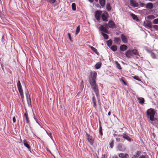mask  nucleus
Instances as JSON below:
<instances>
[{
    "label": "nucleus",
    "mask_w": 158,
    "mask_h": 158,
    "mask_svg": "<svg viewBox=\"0 0 158 158\" xmlns=\"http://www.w3.org/2000/svg\"><path fill=\"white\" fill-rule=\"evenodd\" d=\"M97 73L95 72H92L89 77V82L91 88L97 96L99 94L98 85L96 83V79Z\"/></svg>",
    "instance_id": "f257e3e1"
},
{
    "label": "nucleus",
    "mask_w": 158,
    "mask_h": 158,
    "mask_svg": "<svg viewBox=\"0 0 158 158\" xmlns=\"http://www.w3.org/2000/svg\"><path fill=\"white\" fill-rule=\"evenodd\" d=\"M156 113V111L152 108H150L146 112L147 118L151 121H155V115Z\"/></svg>",
    "instance_id": "f03ea898"
},
{
    "label": "nucleus",
    "mask_w": 158,
    "mask_h": 158,
    "mask_svg": "<svg viewBox=\"0 0 158 158\" xmlns=\"http://www.w3.org/2000/svg\"><path fill=\"white\" fill-rule=\"evenodd\" d=\"M17 86L19 92L21 95V98L22 99H23L24 98L23 93L20 82L19 80L17 82Z\"/></svg>",
    "instance_id": "7ed1b4c3"
},
{
    "label": "nucleus",
    "mask_w": 158,
    "mask_h": 158,
    "mask_svg": "<svg viewBox=\"0 0 158 158\" xmlns=\"http://www.w3.org/2000/svg\"><path fill=\"white\" fill-rule=\"evenodd\" d=\"M102 11L100 10H97L95 12V16L98 21H99L101 19V15Z\"/></svg>",
    "instance_id": "20e7f679"
},
{
    "label": "nucleus",
    "mask_w": 158,
    "mask_h": 158,
    "mask_svg": "<svg viewBox=\"0 0 158 158\" xmlns=\"http://www.w3.org/2000/svg\"><path fill=\"white\" fill-rule=\"evenodd\" d=\"M86 137L89 143L91 145H93L94 143V140L92 139L91 136L86 134Z\"/></svg>",
    "instance_id": "39448f33"
},
{
    "label": "nucleus",
    "mask_w": 158,
    "mask_h": 158,
    "mask_svg": "<svg viewBox=\"0 0 158 158\" xmlns=\"http://www.w3.org/2000/svg\"><path fill=\"white\" fill-rule=\"evenodd\" d=\"M109 27L111 28H116V25L114 22L112 20H110L109 22Z\"/></svg>",
    "instance_id": "423d86ee"
},
{
    "label": "nucleus",
    "mask_w": 158,
    "mask_h": 158,
    "mask_svg": "<svg viewBox=\"0 0 158 158\" xmlns=\"http://www.w3.org/2000/svg\"><path fill=\"white\" fill-rule=\"evenodd\" d=\"M130 4L131 6L134 7L138 6V3L135 0H130Z\"/></svg>",
    "instance_id": "0eeeda50"
},
{
    "label": "nucleus",
    "mask_w": 158,
    "mask_h": 158,
    "mask_svg": "<svg viewBox=\"0 0 158 158\" xmlns=\"http://www.w3.org/2000/svg\"><path fill=\"white\" fill-rule=\"evenodd\" d=\"M23 144L24 146L26 147L28 150L31 149V147L28 144V142L26 140L24 139L23 141Z\"/></svg>",
    "instance_id": "6e6552de"
},
{
    "label": "nucleus",
    "mask_w": 158,
    "mask_h": 158,
    "mask_svg": "<svg viewBox=\"0 0 158 158\" xmlns=\"http://www.w3.org/2000/svg\"><path fill=\"white\" fill-rule=\"evenodd\" d=\"M125 54L127 57L131 58L132 56L131 51L130 50H127L125 53Z\"/></svg>",
    "instance_id": "1a4fd4ad"
},
{
    "label": "nucleus",
    "mask_w": 158,
    "mask_h": 158,
    "mask_svg": "<svg viewBox=\"0 0 158 158\" xmlns=\"http://www.w3.org/2000/svg\"><path fill=\"white\" fill-rule=\"evenodd\" d=\"M121 38L123 42L125 43H127V38L126 36L123 34H122Z\"/></svg>",
    "instance_id": "9d476101"
},
{
    "label": "nucleus",
    "mask_w": 158,
    "mask_h": 158,
    "mask_svg": "<svg viewBox=\"0 0 158 158\" xmlns=\"http://www.w3.org/2000/svg\"><path fill=\"white\" fill-rule=\"evenodd\" d=\"M119 156L121 158H127L129 157V155L127 153H120Z\"/></svg>",
    "instance_id": "9b49d317"
},
{
    "label": "nucleus",
    "mask_w": 158,
    "mask_h": 158,
    "mask_svg": "<svg viewBox=\"0 0 158 158\" xmlns=\"http://www.w3.org/2000/svg\"><path fill=\"white\" fill-rule=\"evenodd\" d=\"M100 30L106 33H108V31L107 28L105 27L104 26H101L100 27Z\"/></svg>",
    "instance_id": "f8f14e48"
},
{
    "label": "nucleus",
    "mask_w": 158,
    "mask_h": 158,
    "mask_svg": "<svg viewBox=\"0 0 158 158\" xmlns=\"http://www.w3.org/2000/svg\"><path fill=\"white\" fill-rule=\"evenodd\" d=\"M114 41L115 44H119L121 42V40L120 38L118 37H114Z\"/></svg>",
    "instance_id": "ddd939ff"
},
{
    "label": "nucleus",
    "mask_w": 158,
    "mask_h": 158,
    "mask_svg": "<svg viewBox=\"0 0 158 158\" xmlns=\"http://www.w3.org/2000/svg\"><path fill=\"white\" fill-rule=\"evenodd\" d=\"M93 95L94 96L92 98V101L94 107L96 109L97 108L96 101L95 97L94 94Z\"/></svg>",
    "instance_id": "4468645a"
},
{
    "label": "nucleus",
    "mask_w": 158,
    "mask_h": 158,
    "mask_svg": "<svg viewBox=\"0 0 158 158\" xmlns=\"http://www.w3.org/2000/svg\"><path fill=\"white\" fill-rule=\"evenodd\" d=\"M127 49V46L125 45H121L120 47V50L122 51H124Z\"/></svg>",
    "instance_id": "2eb2a0df"
},
{
    "label": "nucleus",
    "mask_w": 158,
    "mask_h": 158,
    "mask_svg": "<svg viewBox=\"0 0 158 158\" xmlns=\"http://www.w3.org/2000/svg\"><path fill=\"white\" fill-rule=\"evenodd\" d=\"M122 136L123 138L126 139L128 141L131 142V139L127 134H124L122 135Z\"/></svg>",
    "instance_id": "dca6fc26"
},
{
    "label": "nucleus",
    "mask_w": 158,
    "mask_h": 158,
    "mask_svg": "<svg viewBox=\"0 0 158 158\" xmlns=\"http://www.w3.org/2000/svg\"><path fill=\"white\" fill-rule=\"evenodd\" d=\"M153 7V4L152 3H149L146 5V8L149 9H152Z\"/></svg>",
    "instance_id": "f3484780"
},
{
    "label": "nucleus",
    "mask_w": 158,
    "mask_h": 158,
    "mask_svg": "<svg viewBox=\"0 0 158 158\" xmlns=\"http://www.w3.org/2000/svg\"><path fill=\"white\" fill-rule=\"evenodd\" d=\"M24 116L25 117L27 123H29L30 121L29 120V118L27 112H26L25 113Z\"/></svg>",
    "instance_id": "a211bd4d"
},
{
    "label": "nucleus",
    "mask_w": 158,
    "mask_h": 158,
    "mask_svg": "<svg viewBox=\"0 0 158 158\" xmlns=\"http://www.w3.org/2000/svg\"><path fill=\"white\" fill-rule=\"evenodd\" d=\"M101 17L103 21L106 22L108 21L107 17L104 14H102Z\"/></svg>",
    "instance_id": "6ab92c4d"
},
{
    "label": "nucleus",
    "mask_w": 158,
    "mask_h": 158,
    "mask_svg": "<svg viewBox=\"0 0 158 158\" xmlns=\"http://www.w3.org/2000/svg\"><path fill=\"white\" fill-rule=\"evenodd\" d=\"M132 54H133L135 55L139 56V52L137 49H134L132 51Z\"/></svg>",
    "instance_id": "aec40b11"
},
{
    "label": "nucleus",
    "mask_w": 158,
    "mask_h": 158,
    "mask_svg": "<svg viewBox=\"0 0 158 158\" xmlns=\"http://www.w3.org/2000/svg\"><path fill=\"white\" fill-rule=\"evenodd\" d=\"M137 99L139 101V103H140L141 104H143V103H144V98L140 97L138 98Z\"/></svg>",
    "instance_id": "412c9836"
},
{
    "label": "nucleus",
    "mask_w": 158,
    "mask_h": 158,
    "mask_svg": "<svg viewBox=\"0 0 158 158\" xmlns=\"http://www.w3.org/2000/svg\"><path fill=\"white\" fill-rule=\"evenodd\" d=\"M131 16L132 17L133 19L136 21H138L139 19L136 15L134 14L131 13Z\"/></svg>",
    "instance_id": "4be33fe9"
},
{
    "label": "nucleus",
    "mask_w": 158,
    "mask_h": 158,
    "mask_svg": "<svg viewBox=\"0 0 158 158\" xmlns=\"http://www.w3.org/2000/svg\"><path fill=\"white\" fill-rule=\"evenodd\" d=\"M99 2L101 5L102 7H104L106 3L105 0H99Z\"/></svg>",
    "instance_id": "5701e85b"
},
{
    "label": "nucleus",
    "mask_w": 158,
    "mask_h": 158,
    "mask_svg": "<svg viewBox=\"0 0 158 158\" xmlns=\"http://www.w3.org/2000/svg\"><path fill=\"white\" fill-rule=\"evenodd\" d=\"M25 129L26 132H27V133H28L31 130V128L29 125L28 126H27V127H26Z\"/></svg>",
    "instance_id": "b1692460"
},
{
    "label": "nucleus",
    "mask_w": 158,
    "mask_h": 158,
    "mask_svg": "<svg viewBox=\"0 0 158 158\" xmlns=\"http://www.w3.org/2000/svg\"><path fill=\"white\" fill-rule=\"evenodd\" d=\"M115 63L116 65L117 68L119 69L120 70L122 68L120 64L118 63V62L117 61H115Z\"/></svg>",
    "instance_id": "393cba45"
},
{
    "label": "nucleus",
    "mask_w": 158,
    "mask_h": 158,
    "mask_svg": "<svg viewBox=\"0 0 158 158\" xmlns=\"http://www.w3.org/2000/svg\"><path fill=\"white\" fill-rule=\"evenodd\" d=\"M110 49L113 51L115 52L117 50V47L116 45H113L110 47Z\"/></svg>",
    "instance_id": "a878e982"
},
{
    "label": "nucleus",
    "mask_w": 158,
    "mask_h": 158,
    "mask_svg": "<svg viewBox=\"0 0 158 158\" xmlns=\"http://www.w3.org/2000/svg\"><path fill=\"white\" fill-rule=\"evenodd\" d=\"M106 42L108 47H110L112 45V40H110L106 41Z\"/></svg>",
    "instance_id": "bb28decb"
},
{
    "label": "nucleus",
    "mask_w": 158,
    "mask_h": 158,
    "mask_svg": "<svg viewBox=\"0 0 158 158\" xmlns=\"http://www.w3.org/2000/svg\"><path fill=\"white\" fill-rule=\"evenodd\" d=\"M25 94L27 101H28L29 99L30 100V98L28 91H27V92H25Z\"/></svg>",
    "instance_id": "cd10ccee"
},
{
    "label": "nucleus",
    "mask_w": 158,
    "mask_h": 158,
    "mask_svg": "<svg viewBox=\"0 0 158 158\" xmlns=\"http://www.w3.org/2000/svg\"><path fill=\"white\" fill-rule=\"evenodd\" d=\"M118 148L120 151H123L122 145L121 144H118Z\"/></svg>",
    "instance_id": "c85d7f7f"
},
{
    "label": "nucleus",
    "mask_w": 158,
    "mask_h": 158,
    "mask_svg": "<svg viewBox=\"0 0 158 158\" xmlns=\"http://www.w3.org/2000/svg\"><path fill=\"white\" fill-rule=\"evenodd\" d=\"M80 26H78L77 28L76 31V34L77 35V34L79 33L80 31Z\"/></svg>",
    "instance_id": "c756f323"
},
{
    "label": "nucleus",
    "mask_w": 158,
    "mask_h": 158,
    "mask_svg": "<svg viewBox=\"0 0 158 158\" xmlns=\"http://www.w3.org/2000/svg\"><path fill=\"white\" fill-rule=\"evenodd\" d=\"M101 63H98L96 64L95 67L96 69H99L101 67Z\"/></svg>",
    "instance_id": "7c9ffc66"
},
{
    "label": "nucleus",
    "mask_w": 158,
    "mask_h": 158,
    "mask_svg": "<svg viewBox=\"0 0 158 158\" xmlns=\"http://www.w3.org/2000/svg\"><path fill=\"white\" fill-rule=\"evenodd\" d=\"M102 34L104 38L105 39H107L108 38V36L106 34L103 33H102Z\"/></svg>",
    "instance_id": "2f4dec72"
},
{
    "label": "nucleus",
    "mask_w": 158,
    "mask_h": 158,
    "mask_svg": "<svg viewBox=\"0 0 158 158\" xmlns=\"http://www.w3.org/2000/svg\"><path fill=\"white\" fill-rule=\"evenodd\" d=\"M72 10L75 11L76 10V5L75 3H73L72 5Z\"/></svg>",
    "instance_id": "473e14b6"
},
{
    "label": "nucleus",
    "mask_w": 158,
    "mask_h": 158,
    "mask_svg": "<svg viewBox=\"0 0 158 158\" xmlns=\"http://www.w3.org/2000/svg\"><path fill=\"white\" fill-rule=\"evenodd\" d=\"M47 1L51 4H53L56 2V0H47Z\"/></svg>",
    "instance_id": "72a5a7b5"
},
{
    "label": "nucleus",
    "mask_w": 158,
    "mask_h": 158,
    "mask_svg": "<svg viewBox=\"0 0 158 158\" xmlns=\"http://www.w3.org/2000/svg\"><path fill=\"white\" fill-rule=\"evenodd\" d=\"M102 127L101 126V125H100L99 128V132L100 133V135L101 136H102L103 135V133H102Z\"/></svg>",
    "instance_id": "f704fd0d"
},
{
    "label": "nucleus",
    "mask_w": 158,
    "mask_h": 158,
    "mask_svg": "<svg viewBox=\"0 0 158 158\" xmlns=\"http://www.w3.org/2000/svg\"><path fill=\"white\" fill-rule=\"evenodd\" d=\"M106 9L108 10H110L111 9L110 4H107L106 5Z\"/></svg>",
    "instance_id": "c9c22d12"
},
{
    "label": "nucleus",
    "mask_w": 158,
    "mask_h": 158,
    "mask_svg": "<svg viewBox=\"0 0 158 158\" xmlns=\"http://www.w3.org/2000/svg\"><path fill=\"white\" fill-rule=\"evenodd\" d=\"M151 56L153 59H155L156 58L155 54L153 52H152L151 54Z\"/></svg>",
    "instance_id": "e433bc0d"
},
{
    "label": "nucleus",
    "mask_w": 158,
    "mask_h": 158,
    "mask_svg": "<svg viewBox=\"0 0 158 158\" xmlns=\"http://www.w3.org/2000/svg\"><path fill=\"white\" fill-rule=\"evenodd\" d=\"M102 26H104L105 27L107 28L108 29L109 27V24H108L107 23H105L103 25H102Z\"/></svg>",
    "instance_id": "4c0bfd02"
},
{
    "label": "nucleus",
    "mask_w": 158,
    "mask_h": 158,
    "mask_svg": "<svg viewBox=\"0 0 158 158\" xmlns=\"http://www.w3.org/2000/svg\"><path fill=\"white\" fill-rule=\"evenodd\" d=\"M153 23L154 24L158 23V19H155L153 21Z\"/></svg>",
    "instance_id": "58836bf2"
},
{
    "label": "nucleus",
    "mask_w": 158,
    "mask_h": 158,
    "mask_svg": "<svg viewBox=\"0 0 158 158\" xmlns=\"http://www.w3.org/2000/svg\"><path fill=\"white\" fill-rule=\"evenodd\" d=\"M47 133L48 135L50 137L51 139L52 138V135L51 133L48 132H47Z\"/></svg>",
    "instance_id": "ea45409f"
},
{
    "label": "nucleus",
    "mask_w": 158,
    "mask_h": 158,
    "mask_svg": "<svg viewBox=\"0 0 158 158\" xmlns=\"http://www.w3.org/2000/svg\"><path fill=\"white\" fill-rule=\"evenodd\" d=\"M114 143L113 141H112L110 143V147L111 148H113V146H114Z\"/></svg>",
    "instance_id": "a19ab883"
},
{
    "label": "nucleus",
    "mask_w": 158,
    "mask_h": 158,
    "mask_svg": "<svg viewBox=\"0 0 158 158\" xmlns=\"http://www.w3.org/2000/svg\"><path fill=\"white\" fill-rule=\"evenodd\" d=\"M146 25L150 28H151L152 27V24L151 23H147Z\"/></svg>",
    "instance_id": "79ce46f5"
},
{
    "label": "nucleus",
    "mask_w": 158,
    "mask_h": 158,
    "mask_svg": "<svg viewBox=\"0 0 158 158\" xmlns=\"http://www.w3.org/2000/svg\"><path fill=\"white\" fill-rule=\"evenodd\" d=\"M148 18L150 19H153L155 18V17L153 15H149L148 17Z\"/></svg>",
    "instance_id": "37998d69"
},
{
    "label": "nucleus",
    "mask_w": 158,
    "mask_h": 158,
    "mask_svg": "<svg viewBox=\"0 0 158 158\" xmlns=\"http://www.w3.org/2000/svg\"><path fill=\"white\" fill-rule=\"evenodd\" d=\"M121 80L123 82V83L125 85H127V83L126 82V81H125L124 80L123 78L121 79Z\"/></svg>",
    "instance_id": "c03bdc74"
},
{
    "label": "nucleus",
    "mask_w": 158,
    "mask_h": 158,
    "mask_svg": "<svg viewBox=\"0 0 158 158\" xmlns=\"http://www.w3.org/2000/svg\"><path fill=\"white\" fill-rule=\"evenodd\" d=\"M153 27L154 29H155L156 30H158V25H154L153 26Z\"/></svg>",
    "instance_id": "a18cd8bd"
},
{
    "label": "nucleus",
    "mask_w": 158,
    "mask_h": 158,
    "mask_svg": "<svg viewBox=\"0 0 158 158\" xmlns=\"http://www.w3.org/2000/svg\"><path fill=\"white\" fill-rule=\"evenodd\" d=\"M94 52H95L97 54L98 52V51L95 48H93L92 50Z\"/></svg>",
    "instance_id": "49530a36"
},
{
    "label": "nucleus",
    "mask_w": 158,
    "mask_h": 158,
    "mask_svg": "<svg viewBox=\"0 0 158 158\" xmlns=\"http://www.w3.org/2000/svg\"><path fill=\"white\" fill-rule=\"evenodd\" d=\"M139 158H148L145 156L142 155L140 156Z\"/></svg>",
    "instance_id": "de8ad7c7"
},
{
    "label": "nucleus",
    "mask_w": 158,
    "mask_h": 158,
    "mask_svg": "<svg viewBox=\"0 0 158 158\" xmlns=\"http://www.w3.org/2000/svg\"><path fill=\"white\" fill-rule=\"evenodd\" d=\"M139 4L140 6L142 7L143 6L145 5V4L143 2H140Z\"/></svg>",
    "instance_id": "09e8293b"
},
{
    "label": "nucleus",
    "mask_w": 158,
    "mask_h": 158,
    "mask_svg": "<svg viewBox=\"0 0 158 158\" xmlns=\"http://www.w3.org/2000/svg\"><path fill=\"white\" fill-rule=\"evenodd\" d=\"M68 36L69 37V39L71 40V35L69 33H68Z\"/></svg>",
    "instance_id": "8fccbe9b"
},
{
    "label": "nucleus",
    "mask_w": 158,
    "mask_h": 158,
    "mask_svg": "<svg viewBox=\"0 0 158 158\" xmlns=\"http://www.w3.org/2000/svg\"><path fill=\"white\" fill-rule=\"evenodd\" d=\"M134 79H136V80H139V78L138 76H135V77H134Z\"/></svg>",
    "instance_id": "3c124183"
},
{
    "label": "nucleus",
    "mask_w": 158,
    "mask_h": 158,
    "mask_svg": "<svg viewBox=\"0 0 158 158\" xmlns=\"http://www.w3.org/2000/svg\"><path fill=\"white\" fill-rule=\"evenodd\" d=\"M116 141L117 142H120L121 140V139L120 138H116Z\"/></svg>",
    "instance_id": "603ef678"
},
{
    "label": "nucleus",
    "mask_w": 158,
    "mask_h": 158,
    "mask_svg": "<svg viewBox=\"0 0 158 158\" xmlns=\"http://www.w3.org/2000/svg\"><path fill=\"white\" fill-rule=\"evenodd\" d=\"M13 121L14 123L16 122V119L15 117H14L13 118Z\"/></svg>",
    "instance_id": "864d4df0"
},
{
    "label": "nucleus",
    "mask_w": 158,
    "mask_h": 158,
    "mask_svg": "<svg viewBox=\"0 0 158 158\" xmlns=\"http://www.w3.org/2000/svg\"><path fill=\"white\" fill-rule=\"evenodd\" d=\"M47 150L48 152L51 153V151L48 148H47Z\"/></svg>",
    "instance_id": "5fc2aeb1"
},
{
    "label": "nucleus",
    "mask_w": 158,
    "mask_h": 158,
    "mask_svg": "<svg viewBox=\"0 0 158 158\" xmlns=\"http://www.w3.org/2000/svg\"><path fill=\"white\" fill-rule=\"evenodd\" d=\"M89 2L92 3L94 1V0H88Z\"/></svg>",
    "instance_id": "6e6d98bb"
},
{
    "label": "nucleus",
    "mask_w": 158,
    "mask_h": 158,
    "mask_svg": "<svg viewBox=\"0 0 158 158\" xmlns=\"http://www.w3.org/2000/svg\"><path fill=\"white\" fill-rule=\"evenodd\" d=\"M89 47L92 50L94 48V47L92 46H90Z\"/></svg>",
    "instance_id": "4d7b16f0"
},
{
    "label": "nucleus",
    "mask_w": 158,
    "mask_h": 158,
    "mask_svg": "<svg viewBox=\"0 0 158 158\" xmlns=\"http://www.w3.org/2000/svg\"><path fill=\"white\" fill-rule=\"evenodd\" d=\"M111 114V112L110 111H109V112L108 113V115L109 116H110Z\"/></svg>",
    "instance_id": "13d9d810"
},
{
    "label": "nucleus",
    "mask_w": 158,
    "mask_h": 158,
    "mask_svg": "<svg viewBox=\"0 0 158 158\" xmlns=\"http://www.w3.org/2000/svg\"><path fill=\"white\" fill-rule=\"evenodd\" d=\"M132 158H137V156H134L132 157Z\"/></svg>",
    "instance_id": "bf43d9fd"
},
{
    "label": "nucleus",
    "mask_w": 158,
    "mask_h": 158,
    "mask_svg": "<svg viewBox=\"0 0 158 158\" xmlns=\"http://www.w3.org/2000/svg\"><path fill=\"white\" fill-rule=\"evenodd\" d=\"M113 158H118L117 156H114V157H113Z\"/></svg>",
    "instance_id": "052dcab7"
},
{
    "label": "nucleus",
    "mask_w": 158,
    "mask_h": 158,
    "mask_svg": "<svg viewBox=\"0 0 158 158\" xmlns=\"http://www.w3.org/2000/svg\"><path fill=\"white\" fill-rule=\"evenodd\" d=\"M155 120H157V121H158V118H155Z\"/></svg>",
    "instance_id": "680f3d73"
},
{
    "label": "nucleus",
    "mask_w": 158,
    "mask_h": 158,
    "mask_svg": "<svg viewBox=\"0 0 158 158\" xmlns=\"http://www.w3.org/2000/svg\"><path fill=\"white\" fill-rule=\"evenodd\" d=\"M98 0H95V1L96 2H98Z\"/></svg>",
    "instance_id": "e2e57ef3"
},
{
    "label": "nucleus",
    "mask_w": 158,
    "mask_h": 158,
    "mask_svg": "<svg viewBox=\"0 0 158 158\" xmlns=\"http://www.w3.org/2000/svg\"><path fill=\"white\" fill-rule=\"evenodd\" d=\"M136 66H138L139 67V66H138V64H136Z\"/></svg>",
    "instance_id": "0e129e2a"
},
{
    "label": "nucleus",
    "mask_w": 158,
    "mask_h": 158,
    "mask_svg": "<svg viewBox=\"0 0 158 158\" xmlns=\"http://www.w3.org/2000/svg\"><path fill=\"white\" fill-rule=\"evenodd\" d=\"M154 0H149L150 1H153Z\"/></svg>",
    "instance_id": "69168bd1"
},
{
    "label": "nucleus",
    "mask_w": 158,
    "mask_h": 158,
    "mask_svg": "<svg viewBox=\"0 0 158 158\" xmlns=\"http://www.w3.org/2000/svg\"><path fill=\"white\" fill-rule=\"evenodd\" d=\"M1 59L0 58V62L1 61Z\"/></svg>",
    "instance_id": "338daca9"
},
{
    "label": "nucleus",
    "mask_w": 158,
    "mask_h": 158,
    "mask_svg": "<svg viewBox=\"0 0 158 158\" xmlns=\"http://www.w3.org/2000/svg\"><path fill=\"white\" fill-rule=\"evenodd\" d=\"M136 58H138V57H137Z\"/></svg>",
    "instance_id": "774afa93"
}]
</instances>
